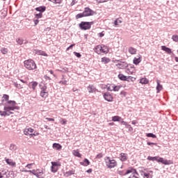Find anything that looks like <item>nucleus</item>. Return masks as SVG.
<instances>
[{
  "mask_svg": "<svg viewBox=\"0 0 178 178\" xmlns=\"http://www.w3.org/2000/svg\"><path fill=\"white\" fill-rule=\"evenodd\" d=\"M5 101L7 102H8V101H10V100H9V95H3V97H1V102H5Z\"/></svg>",
  "mask_w": 178,
  "mask_h": 178,
  "instance_id": "obj_36",
  "label": "nucleus"
},
{
  "mask_svg": "<svg viewBox=\"0 0 178 178\" xmlns=\"http://www.w3.org/2000/svg\"><path fill=\"white\" fill-rule=\"evenodd\" d=\"M81 17H86L83 13H79L75 16V19H81Z\"/></svg>",
  "mask_w": 178,
  "mask_h": 178,
  "instance_id": "obj_42",
  "label": "nucleus"
},
{
  "mask_svg": "<svg viewBox=\"0 0 178 178\" xmlns=\"http://www.w3.org/2000/svg\"><path fill=\"white\" fill-rule=\"evenodd\" d=\"M37 86H38V82L37 81H32L29 83V88L33 90V91H35V88H37Z\"/></svg>",
  "mask_w": 178,
  "mask_h": 178,
  "instance_id": "obj_14",
  "label": "nucleus"
},
{
  "mask_svg": "<svg viewBox=\"0 0 178 178\" xmlns=\"http://www.w3.org/2000/svg\"><path fill=\"white\" fill-rule=\"evenodd\" d=\"M76 173V171L74 170H72L70 171H67L64 173L65 177H69L70 176H72V175H74Z\"/></svg>",
  "mask_w": 178,
  "mask_h": 178,
  "instance_id": "obj_23",
  "label": "nucleus"
},
{
  "mask_svg": "<svg viewBox=\"0 0 178 178\" xmlns=\"http://www.w3.org/2000/svg\"><path fill=\"white\" fill-rule=\"evenodd\" d=\"M154 175L153 171H147L144 172V178H152Z\"/></svg>",
  "mask_w": 178,
  "mask_h": 178,
  "instance_id": "obj_20",
  "label": "nucleus"
},
{
  "mask_svg": "<svg viewBox=\"0 0 178 178\" xmlns=\"http://www.w3.org/2000/svg\"><path fill=\"white\" fill-rule=\"evenodd\" d=\"M88 92L91 93V92H95V91H97V89L95 88V86L92 85H89L88 86Z\"/></svg>",
  "mask_w": 178,
  "mask_h": 178,
  "instance_id": "obj_24",
  "label": "nucleus"
},
{
  "mask_svg": "<svg viewBox=\"0 0 178 178\" xmlns=\"http://www.w3.org/2000/svg\"><path fill=\"white\" fill-rule=\"evenodd\" d=\"M127 76H124L122 74H120L118 75V79H120V80H122V81H127Z\"/></svg>",
  "mask_w": 178,
  "mask_h": 178,
  "instance_id": "obj_31",
  "label": "nucleus"
},
{
  "mask_svg": "<svg viewBox=\"0 0 178 178\" xmlns=\"http://www.w3.org/2000/svg\"><path fill=\"white\" fill-rule=\"evenodd\" d=\"M98 35H99V38H102V37H104V35H105L104 31H102V33H99Z\"/></svg>",
  "mask_w": 178,
  "mask_h": 178,
  "instance_id": "obj_54",
  "label": "nucleus"
},
{
  "mask_svg": "<svg viewBox=\"0 0 178 178\" xmlns=\"http://www.w3.org/2000/svg\"><path fill=\"white\" fill-rule=\"evenodd\" d=\"M33 133H34V129L31 127H26L24 130V134H25V136H33Z\"/></svg>",
  "mask_w": 178,
  "mask_h": 178,
  "instance_id": "obj_12",
  "label": "nucleus"
},
{
  "mask_svg": "<svg viewBox=\"0 0 178 178\" xmlns=\"http://www.w3.org/2000/svg\"><path fill=\"white\" fill-rule=\"evenodd\" d=\"M147 145H156L155 143L147 142Z\"/></svg>",
  "mask_w": 178,
  "mask_h": 178,
  "instance_id": "obj_62",
  "label": "nucleus"
},
{
  "mask_svg": "<svg viewBox=\"0 0 178 178\" xmlns=\"http://www.w3.org/2000/svg\"><path fill=\"white\" fill-rule=\"evenodd\" d=\"M51 165V172L53 173H56L59 169V166H60V164L58 162L52 161Z\"/></svg>",
  "mask_w": 178,
  "mask_h": 178,
  "instance_id": "obj_10",
  "label": "nucleus"
},
{
  "mask_svg": "<svg viewBox=\"0 0 178 178\" xmlns=\"http://www.w3.org/2000/svg\"><path fill=\"white\" fill-rule=\"evenodd\" d=\"M10 151H16L17 149V146H16L15 144H10Z\"/></svg>",
  "mask_w": 178,
  "mask_h": 178,
  "instance_id": "obj_39",
  "label": "nucleus"
},
{
  "mask_svg": "<svg viewBox=\"0 0 178 178\" xmlns=\"http://www.w3.org/2000/svg\"><path fill=\"white\" fill-rule=\"evenodd\" d=\"M122 86L113 85V91H119Z\"/></svg>",
  "mask_w": 178,
  "mask_h": 178,
  "instance_id": "obj_43",
  "label": "nucleus"
},
{
  "mask_svg": "<svg viewBox=\"0 0 178 178\" xmlns=\"http://www.w3.org/2000/svg\"><path fill=\"white\" fill-rule=\"evenodd\" d=\"M102 156H104V154H102V153H99V154H97L96 156V159H101V158H102Z\"/></svg>",
  "mask_w": 178,
  "mask_h": 178,
  "instance_id": "obj_53",
  "label": "nucleus"
},
{
  "mask_svg": "<svg viewBox=\"0 0 178 178\" xmlns=\"http://www.w3.org/2000/svg\"><path fill=\"white\" fill-rule=\"evenodd\" d=\"M3 109H9L10 111H19V109H20V107L17 106V103H16L15 101L10 100L6 102Z\"/></svg>",
  "mask_w": 178,
  "mask_h": 178,
  "instance_id": "obj_2",
  "label": "nucleus"
},
{
  "mask_svg": "<svg viewBox=\"0 0 178 178\" xmlns=\"http://www.w3.org/2000/svg\"><path fill=\"white\" fill-rule=\"evenodd\" d=\"M94 51L98 55H101L102 54H106L109 52V47L104 44H99L94 48Z\"/></svg>",
  "mask_w": 178,
  "mask_h": 178,
  "instance_id": "obj_1",
  "label": "nucleus"
},
{
  "mask_svg": "<svg viewBox=\"0 0 178 178\" xmlns=\"http://www.w3.org/2000/svg\"><path fill=\"white\" fill-rule=\"evenodd\" d=\"M156 83H157V86L156 88V93L159 94V92H161V91H162V90L163 89V86L161 85V81H159V80H157Z\"/></svg>",
  "mask_w": 178,
  "mask_h": 178,
  "instance_id": "obj_16",
  "label": "nucleus"
},
{
  "mask_svg": "<svg viewBox=\"0 0 178 178\" xmlns=\"http://www.w3.org/2000/svg\"><path fill=\"white\" fill-rule=\"evenodd\" d=\"M120 159L122 161V162H126V161H127V154L121 153L120 154Z\"/></svg>",
  "mask_w": 178,
  "mask_h": 178,
  "instance_id": "obj_19",
  "label": "nucleus"
},
{
  "mask_svg": "<svg viewBox=\"0 0 178 178\" xmlns=\"http://www.w3.org/2000/svg\"><path fill=\"white\" fill-rule=\"evenodd\" d=\"M126 73H127L128 74H134V67H129V68H127L125 70Z\"/></svg>",
  "mask_w": 178,
  "mask_h": 178,
  "instance_id": "obj_29",
  "label": "nucleus"
},
{
  "mask_svg": "<svg viewBox=\"0 0 178 178\" xmlns=\"http://www.w3.org/2000/svg\"><path fill=\"white\" fill-rule=\"evenodd\" d=\"M102 62L105 64L109 63V62H111V59L108 57H103L102 58Z\"/></svg>",
  "mask_w": 178,
  "mask_h": 178,
  "instance_id": "obj_38",
  "label": "nucleus"
},
{
  "mask_svg": "<svg viewBox=\"0 0 178 178\" xmlns=\"http://www.w3.org/2000/svg\"><path fill=\"white\" fill-rule=\"evenodd\" d=\"M147 159L148 161H156V162H160L161 163H163V165H170L169 163V161L166 160V159H164L162 157H160V156H149L147 157Z\"/></svg>",
  "mask_w": 178,
  "mask_h": 178,
  "instance_id": "obj_4",
  "label": "nucleus"
},
{
  "mask_svg": "<svg viewBox=\"0 0 178 178\" xmlns=\"http://www.w3.org/2000/svg\"><path fill=\"white\" fill-rule=\"evenodd\" d=\"M34 165V163H29L27 164L25 168H27V169H33V165Z\"/></svg>",
  "mask_w": 178,
  "mask_h": 178,
  "instance_id": "obj_50",
  "label": "nucleus"
},
{
  "mask_svg": "<svg viewBox=\"0 0 178 178\" xmlns=\"http://www.w3.org/2000/svg\"><path fill=\"white\" fill-rule=\"evenodd\" d=\"M35 26H37V24H38V23H40V20H38V19H33Z\"/></svg>",
  "mask_w": 178,
  "mask_h": 178,
  "instance_id": "obj_59",
  "label": "nucleus"
},
{
  "mask_svg": "<svg viewBox=\"0 0 178 178\" xmlns=\"http://www.w3.org/2000/svg\"><path fill=\"white\" fill-rule=\"evenodd\" d=\"M90 163V161H88V159H84L83 161L80 162V165H81L82 166H88Z\"/></svg>",
  "mask_w": 178,
  "mask_h": 178,
  "instance_id": "obj_28",
  "label": "nucleus"
},
{
  "mask_svg": "<svg viewBox=\"0 0 178 178\" xmlns=\"http://www.w3.org/2000/svg\"><path fill=\"white\" fill-rule=\"evenodd\" d=\"M162 51H165L168 55L172 54V49L167 47L166 46H161Z\"/></svg>",
  "mask_w": 178,
  "mask_h": 178,
  "instance_id": "obj_21",
  "label": "nucleus"
},
{
  "mask_svg": "<svg viewBox=\"0 0 178 178\" xmlns=\"http://www.w3.org/2000/svg\"><path fill=\"white\" fill-rule=\"evenodd\" d=\"M60 124H66V123H67V120L65 118H60Z\"/></svg>",
  "mask_w": 178,
  "mask_h": 178,
  "instance_id": "obj_47",
  "label": "nucleus"
},
{
  "mask_svg": "<svg viewBox=\"0 0 178 178\" xmlns=\"http://www.w3.org/2000/svg\"><path fill=\"white\" fill-rule=\"evenodd\" d=\"M74 55L76 56V58H81V54L80 53H77L76 51H74Z\"/></svg>",
  "mask_w": 178,
  "mask_h": 178,
  "instance_id": "obj_52",
  "label": "nucleus"
},
{
  "mask_svg": "<svg viewBox=\"0 0 178 178\" xmlns=\"http://www.w3.org/2000/svg\"><path fill=\"white\" fill-rule=\"evenodd\" d=\"M140 62H141V57L138 56V58L135 57L134 58L133 63H134V65H138V63H140Z\"/></svg>",
  "mask_w": 178,
  "mask_h": 178,
  "instance_id": "obj_35",
  "label": "nucleus"
},
{
  "mask_svg": "<svg viewBox=\"0 0 178 178\" xmlns=\"http://www.w3.org/2000/svg\"><path fill=\"white\" fill-rule=\"evenodd\" d=\"M35 10H36L37 12H40V13H44V12H45V10H47V7H45L44 6H39L35 8Z\"/></svg>",
  "mask_w": 178,
  "mask_h": 178,
  "instance_id": "obj_18",
  "label": "nucleus"
},
{
  "mask_svg": "<svg viewBox=\"0 0 178 178\" xmlns=\"http://www.w3.org/2000/svg\"><path fill=\"white\" fill-rule=\"evenodd\" d=\"M53 148L54 149H56L57 151H60V149H62V146L59 143H54Z\"/></svg>",
  "mask_w": 178,
  "mask_h": 178,
  "instance_id": "obj_25",
  "label": "nucleus"
},
{
  "mask_svg": "<svg viewBox=\"0 0 178 178\" xmlns=\"http://www.w3.org/2000/svg\"><path fill=\"white\" fill-rule=\"evenodd\" d=\"M8 48H5V47H3L1 48V54H3V55H6V54L8 53Z\"/></svg>",
  "mask_w": 178,
  "mask_h": 178,
  "instance_id": "obj_45",
  "label": "nucleus"
},
{
  "mask_svg": "<svg viewBox=\"0 0 178 178\" xmlns=\"http://www.w3.org/2000/svg\"><path fill=\"white\" fill-rule=\"evenodd\" d=\"M58 84L61 86H67V80L63 76L61 81H58Z\"/></svg>",
  "mask_w": 178,
  "mask_h": 178,
  "instance_id": "obj_26",
  "label": "nucleus"
},
{
  "mask_svg": "<svg viewBox=\"0 0 178 178\" xmlns=\"http://www.w3.org/2000/svg\"><path fill=\"white\" fill-rule=\"evenodd\" d=\"M136 80V78L133 77V76H127V81H128V83H130V81H134Z\"/></svg>",
  "mask_w": 178,
  "mask_h": 178,
  "instance_id": "obj_44",
  "label": "nucleus"
},
{
  "mask_svg": "<svg viewBox=\"0 0 178 178\" xmlns=\"http://www.w3.org/2000/svg\"><path fill=\"white\" fill-rule=\"evenodd\" d=\"M139 83L140 84H148L149 83V81L148 80V79L147 78H141L139 80Z\"/></svg>",
  "mask_w": 178,
  "mask_h": 178,
  "instance_id": "obj_27",
  "label": "nucleus"
},
{
  "mask_svg": "<svg viewBox=\"0 0 178 178\" xmlns=\"http://www.w3.org/2000/svg\"><path fill=\"white\" fill-rule=\"evenodd\" d=\"M24 172H28L29 173H31L34 176H35L38 178H44V171L42 169H36V170H24Z\"/></svg>",
  "mask_w": 178,
  "mask_h": 178,
  "instance_id": "obj_5",
  "label": "nucleus"
},
{
  "mask_svg": "<svg viewBox=\"0 0 178 178\" xmlns=\"http://www.w3.org/2000/svg\"><path fill=\"white\" fill-rule=\"evenodd\" d=\"M129 173H131V168L128 169L127 171L118 170V175H120V176H126V175H129Z\"/></svg>",
  "mask_w": 178,
  "mask_h": 178,
  "instance_id": "obj_17",
  "label": "nucleus"
},
{
  "mask_svg": "<svg viewBox=\"0 0 178 178\" xmlns=\"http://www.w3.org/2000/svg\"><path fill=\"white\" fill-rule=\"evenodd\" d=\"M102 95L105 101H107L108 102H113V95L111 94V92H103Z\"/></svg>",
  "mask_w": 178,
  "mask_h": 178,
  "instance_id": "obj_8",
  "label": "nucleus"
},
{
  "mask_svg": "<svg viewBox=\"0 0 178 178\" xmlns=\"http://www.w3.org/2000/svg\"><path fill=\"white\" fill-rule=\"evenodd\" d=\"M146 136H147V137H151L152 138H156V135L152 133L147 134Z\"/></svg>",
  "mask_w": 178,
  "mask_h": 178,
  "instance_id": "obj_49",
  "label": "nucleus"
},
{
  "mask_svg": "<svg viewBox=\"0 0 178 178\" xmlns=\"http://www.w3.org/2000/svg\"><path fill=\"white\" fill-rule=\"evenodd\" d=\"M120 120H122V117H120L119 115H115V116L112 117L113 122H120Z\"/></svg>",
  "mask_w": 178,
  "mask_h": 178,
  "instance_id": "obj_33",
  "label": "nucleus"
},
{
  "mask_svg": "<svg viewBox=\"0 0 178 178\" xmlns=\"http://www.w3.org/2000/svg\"><path fill=\"white\" fill-rule=\"evenodd\" d=\"M83 13V15L85 16V17H88L90 16H94V15L97 14V13L95 11L91 10V8H90L89 7L85 8Z\"/></svg>",
  "mask_w": 178,
  "mask_h": 178,
  "instance_id": "obj_7",
  "label": "nucleus"
},
{
  "mask_svg": "<svg viewBox=\"0 0 178 178\" xmlns=\"http://www.w3.org/2000/svg\"><path fill=\"white\" fill-rule=\"evenodd\" d=\"M44 79H45V80H51V77L48 76V75H44Z\"/></svg>",
  "mask_w": 178,
  "mask_h": 178,
  "instance_id": "obj_61",
  "label": "nucleus"
},
{
  "mask_svg": "<svg viewBox=\"0 0 178 178\" xmlns=\"http://www.w3.org/2000/svg\"><path fill=\"white\" fill-rule=\"evenodd\" d=\"M16 42L18 45H23V44H24V40L23 38H18L16 39Z\"/></svg>",
  "mask_w": 178,
  "mask_h": 178,
  "instance_id": "obj_34",
  "label": "nucleus"
},
{
  "mask_svg": "<svg viewBox=\"0 0 178 178\" xmlns=\"http://www.w3.org/2000/svg\"><path fill=\"white\" fill-rule=\"evenodd\" d=\"M25 67H35V63L32 59L26 60L24 62Z\"/></svg>",
  "mask_w": 178,
  "mask_h": 178,
  "instance_id": "obj_9",
  "label": "nucleus"
},
{
  "mask_svg": "<svg viewBox=\"0 0 178 178\" xmlns=\"http://www.w3.org/2000/svg\"><path fill=\"white\" fill-rule=\"evenodd\" d=\"M172 40L175 41V42H178V35H173L172 36Z\"/></svg>",
  "mask_w": 178,
  "mask_h": 178,
  "instance_id": "obj_48",
  "label": "nucleus"
},
{
  "mask_svg": "<svg viewBox=\"0 0 178 178\" xmlns=\"http://www.w3.org/2000/svg\"><path fill=\"white\" fill-rule=\"evenodd\" d=\"M72 154L74 156H77L78 158H81V154H80V152L79 149L73 150Z\"/></svg>",
  "mask_w": 178,
  "mask_h": 178,
  "instance_id": "obj_30",
  "label": "nucleus"
},
{
  "mask_svg": "<svg viewBox=\"0 0 178 178\" xmlns=\"http://www.w3.org/2000/svg\"><path fill=\"white\" fill-rule=\"evenodd\" d=\"M104 88H107L108 91H113V85H106L104 86Z\"/></svg>",
  "mask_w": 178,
  "mask_h": 178,
  "instance_id": "obj_37",
  "label": "nucleus"
},
{
  "mask_svg": "<svg viewBox=\"0 0 178 178\" xmlns=\"http://www.w3.org/2000/svg\"><path fill=\"white\" fill-rule=\"evenodd\" d=\"M42 13H38V14H35V19H42Z\"/></svg>",
  "mask_w": 178,
  "mask_h": 178,
  "instance_id": "obj_46",
  "label": "nucleus"
},
{
  "mask_svg": "<svg viewBox=\"0 0 178 178\" xmlns=\"http://www.w3.org/2000/svg\"><path fill=\"white\" fill-rule=\"evenodd\" d=\"M120 122L121 123V124H123L124 126H125L126 129H128L129 127L130 126V124H128L127 122H124L123 120V118H122V120L120 121Z\"/></svg>",
  "mask_w": 178,
  "mask_h": 178,
  "instance_id": "obj_41",
  "label": "nucleus"
},
{
  "mask_svg": "<svg viewBox=\"0 0 178 178\" xmlns=\"http://www.w3.org/2000/svg\"><path fill=\"white\" fill-rule=\"evenodd\" d=\"M4 111H7V113L8 114V115H6V116H10V115H13V112H12V111H12V110H9V109H3Z\"/></svg>",
  "mask_w": 178,
  "mask_h": 178,
  "instance_id": "obj_51",
  "label": "nucleus"
},
{
  "mask_svg": "<svg viewBox=\"0 0 178 178\" xmlns=\"http://www.w3.org/2000/svg\"><path fill=\"white\" fill-rule=\"evenodd\" d=\"M32 136H40V133L35 131L33 129V133L32 134Z\"/></svg>",
  "mask_w": 178,
  "mask_h": 178,
  "instance_id": "obj_60",
  "label": "nucleus"
},
{
  "mask_svg": "<svg viewBox=\"0 0 178 178\" xmlns=\"http://www.w3.org/2000/svg\"><path fill=\"white\" fill-rule=\"evenodd\" d=\"M34 51L36 55H40L42 56H48V54H47V52L42 50L34 49Z\"/></svg>",
  "mask_w": 178,
  "mask_h": 178,
  "instance_id": "obj_15",
  "label": "nucleus"
},
{
  "mask_svg": "<svg viewBox=\"0 0 178 178\" xmlns=\"http://www.w3.org/2000/svg\"><path fill=\"white\" fill-rule=\"evenodd\" d=\"M123 23V19L122 17L117 18L113 23L114 27H120V24Z\"/></svg>",
  "mask_w": 178,
  "mask_h": 178,
  "instance_id": "obj_13",
  "label": "nucleus"
},
{
  "mask_svg": "<svg viewBox=\"0 0 178 178\" xmlns=\"http://www.w3.org/2000/svg\"><path fill=\"white\" fill-rule=\"evenodd\" d=\"M129 54H131V55H134L136 54V52H137V49L134 48V47H129L128 49Z\"/></svg>",
  "mask_w": 178,
  "mask_h": 178,
  "instance_id": "obj_32",
  "label": "nucleus"
},
{
  "mask_svg": "<svg viewBox=\"0 0 178 178\" xmlns=\"http://www.w3.org/2000/svg\"><path fill=\"white\" fill-rule=\"evenodd\" d=\"M6 115H8L7 111H1V116H6Z\"/></svg>",
  "mask_w": 178,
  "mask_h": 178,
  "instance_id": "obj_56",
  "label": "nucleus"
},
{
  "mask_svg": "<svg viewBox=\"0 0 178 178\" xmlns=\"http://www.w3.org/2000/svg\"><path fill=\"white\" fill-rule=\"evenodd\" d=\"M40 97L42 98H47L48 97V91H47V86L40 88Z\"/></svg>",
  "mask_w": 178,
  "mask_h": 178,
  "instance_id": "obj_11",
  "label": "nucleus"
},
{
  "mask_svg": "<svg viewBox=\"0 0 178 178\" xmlns=\"http://www.w3.org/2000/svg\"><path fill=\"white\" fill-rule=\"evenodd\" d=\"M106 166L108 169H113L118 166V162L115 159H112L110 156H106L104 159Z\"/></svg>",
  "mask_w": 178,
  "mask_h": 178,
  "instance_id": "obj_3",
  "label": "nucleus"
},
{
  "mask_svg": "<svg viewBox=\"0 0 178 178\" xmlns=\"http://www.w3.org/2000/svg\"><path fill=\"white\" fill-rule=\"evenodd\" d=\"M46 120H48V122H55V119L49 118H46Z\"/></svg>",
  "mask_w": 178,
  "mask_h": 178,
  "instance_id": "obj_58",
  "label": "nucleus"
},
{
  "mask_svg": "<svg viewBox=\"0 0 178 178\" xmlns=\"http://www.w3.org/2000/svg\"><path fill=\"white\" fill-rule=\"evenodd\" d=\"M76 44H72L70 47H68L66 49V51H69V49H72L73 47H75Z\"/></svg>",
  "mask_w": 178,
  "mask_h": 178,
  "instance_id": "obj_57",
  "label": "nucleus"
},
{
  "mask_svg": "<svg viewBox=\"0 0 178 178\" xmlns=\"http://www.w3.org/2000/svg\"><path fill=\"white\" fill-rule=\"evenodd\" d=\"M50 2H54V3H60V0H48Z\"/></svg>",
  "mask_w": 178,
  "mask_h": 178,
  "instance_id": "obj_55",
  "label": "nucleus"
},
{
  "mask_svg": "<svg viewBox=\"0 0 178 178\" xmlns=\"http://www.w3.org/2000/svg\"><path fill=\"white\" fill-rule=\"evenodd\" d=\"M6 162L10 166H16V162L13 161V160L10 159H6Z\"/></svg>",
  "mask_w": 178,
  "mask_h": 178,
  "instance_id": "obj_22",
  "label": "nucleus"
},
{
  "mask_svg": "<svg viewBox=\"0 0 178 178\" xmlns=\"http://www.w3.org/2000/svg\"><path fill=\"white\" fill-rule=\"evenodd\" d=\"M126 94H127V92L125 91H122L120 92V95H123L124 97H126Z\"/></svg>",
  "mask_w": 178,
  "mask_h": 178,
  "instance_id": "obj_63",
  "label": "nucleus"
},
{
  "mask_svg": "<svg viewBox=\"0 0 178 178\" xmlns=\"http://www.w3.org/2000/svg\"><path fill=\"white\" fill-rule=\"evenodd\" d=\"M86 172H87V173H92V169L90 168Z\"/></svg>",
  "mask_w": 178,
  "mask_h": 178,
  "instance_id": "obj_64",
  "label": "nucleus"
},
{
  "mask_svg": "<svg viewBox=\"0 0 178 178\" xmlns=\"http://www.w3.org/2000/svg\"><path fill=\"white\" fill-rule=\"evenodd\" d=\"M92 24H94V22H81L79 24V29H81V30H90V29H91V26H92Z\"/></svg>",
  "mask_w": 178,
  "mask_h": 178,
  "instance_id": "obj_6",
  "label": "nucleus"
},
{
  "mask_svg": "<svg viewBox=\"0 0 178 178\" xmlns=\"http://www.w3.org/2000/svg\"><path fill=\"white\" fill-rule=\"evenodd\" d=\"M118 66H120L121 67H128L129 65H127V63H124V62H120L118 64Z\"/></svg>",
  "mask_w": 178,
  "mask_h": 178,
  "instance_id": "obj_40",
  "label": "nucleus"
}]
</instances>
